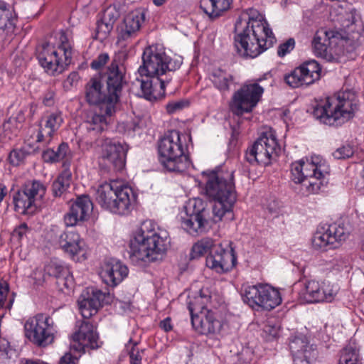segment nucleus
Segmentation results:
<instances>
[{
	"label": "nucleus",
	"instance_id": "obj_26",
	"mask_svg": "<svg viewBox=\"0 0 364 364\" xmlns=\"http://www.w3.org/2000/svg\"><path fill=\"white\" fill-rule=\"evenodd\" d=\"M191 323L197 332L207 336L220 333L223 326V322L216 318L212 311H203L193 316Z\"/></svg>",
	"mask_w": 364,
	"mask_h": 364
},
{
	"label": "nucleus",
	"instance_id": "obj_61",
	"mask_svg": "<svg viewBox=\"0 0 364 364\" xmlns=\"http://www.w3.org/2000/svg\"><path fill=\"white\" fill-rule=\"evenodd\" d=\"M79 80V75L77 73L73 72L71 73L67 79L65 80L64 85L66 87H72L75 85Z\"/></svg>",
	"mask_w": 364,
	"mask_h": 364
},
{
	"label": "nucleus",
	"instance_id": "obj_20",
	"mask_svg": "<svg viewBox=\"0 0 364 364\" xmlns=\"http://www.w3.org/2000/svg\"><path fill=\"white\" fill-rule=\"evenodd\" d=\"M321 68L316 60H310L295 68L286 75L284 80L291 87L314 83L320 77Z\"/></svg>",
	"mask_w": 364,
	"mask_h": 364
},
{
	"label": "nucleus",
	"instance_id": "obj_22",
	"mask_svg": "<svg viewBox=\"0 0 364 364\" xmlns=\"http://www.w3.org/2000/svg\"><path fill=\"white\" fill-rule=\"evenodd\" d=\"M237 257L234 250H225L221 245L214 247L206 257V266L217 273L221 274L231 270L236 264Z\"/></svg>",
	"mask_w": 364,
	"mask_h": 364
},
{
	"label": "nucleus",
	"instance_id": "obj_25",
	"mask_svg": "<svg viewBox=\"0 0 364 364\" xmlns=\"http://www.w3.org/2000/svg\"><path fill=\"white\" fill-rule=\"evenodd\" d=\"M141 77L142 78L137 79V80L140 83L141 92L146 100H156L164 96L165 86L166 83L169 82V78L149 74H144Z\"/></svg>",
	"mask_w": 364,
	"mask_h": 364
},
{
	"label": "nucleus",
	"instance_id": "obj_39",
	"mask_svg": "<svg viewBox=\"0 0 364 364\" xmlns=\"http://www.w3.org/2000/svg\"><path fill=\"white\" fill-rule=\"evenodd\" d=\"M72 179V173L65 168L57 179L53 183L52 191L55 196H60L70 187Z\"/></svg>",
	"mask_w": 364,
	"mask_h": 364
},
{
	"label": "nucleus",
	"instance_id": "obj_16",
	"mask_svg": "<svg viewBox=\"0 0 364 364\" xmlns=\"http://www.w3.org/2000/svg\"><path fill=\"white\" fill-rule=\"evenodd\" d=\"M128 146L109 138L101 139L100 159L109 168L121 171L125 166Z\"/></svg>",
	"mask_w": 364,
	"mask_h": 364
},
{
	"label": "nucleus",
	"instance_id": "obj_59",
	"mask_svg": "<svg viewBox=\"0 0 364 364\" xmlns=\"http://www.w3.org/2000/svg\"><path fill=\"white\" fill-rule=\"evenodd\" d=\"M42 156L46 162H58L55 152L53 149H47L44 151Z\"/></svg>",
	"mask_w": 364,
	"mask_h": 364
},
{
	"label": "nucleus",
	"instance_id": "obj_9",
	"mask_svg": "<svg viewBox=\"0 0 364 364\" xmlns=\"http://www.w3.org/2000/svg\"><path fill=\"white\" fill-rule=\"evenodd\" d=\"M241 295L243 301L255 310L270 311L282 302L279 291L268 284L244 285Z\"/></svg>",
	"mask_w": 364,
	"mask_h": 364
},
{
	"label": "nucleus",
	"instance_id": "obj_7",
	"mask_svg": "<svg viewBox=\"0 0 364 364\" xmlns=\"http://www.w3.org/2000/svg\"><path fill=\"white\" fill-rule=\"evenodd\" d=\"M291 179L296 183H301L306 188V193H318L321 187L327 183V168L323 164L315 161L301 160L291 164Z\"/></svg>",
	"mask_w": 364,
	"mask_h": 364
},
{
	"label": "nucleus",
	"instance_id": "obj_5",
	"mask_svg": "<svg viewBox=\"0 0 364 364\" xmlns=\"http://www.w3.org/2000/svg\"><path fill=\"white\" fill-rule=\"evenodd\" d=\"M186 149V136L178 131H171L158 142L160 162L170 172L184 171L189 166Z\"/></svg>",
	"mask_w": 364,
	"mask_h": 364
},
{
	"label": "nucleus",
	"instance_id": "obj_21",
	"mask_svg": "<svg viewBox=\"0 0 364 364\" xmlns=\"http://www.w3.org/2000/svg\"><path fill=\"white\" fill-rule=\"evenodd\" d=\"M144 21V13L139 9L129 12L118 27L117 44L119 47H127L129 42L136 37L141 23Z\"/></svg>",
	"mask_w": 364,
	"mask_h": 364
},
{
	"label": "nucleus",
	"instance_id": "obj_19",
	"mask_svg": "<svg viewBox=\"0 0 364 364\" xmlns=\"http://www.w3.org/2000/svg\"><path fill=\"white\" fill-rule=\"evenodd\" d=\"M340 38L341 36H335L332 31L318 30L312 41L315 55L329 62L334 60L338 55L335 46Z\"/></svg>",
	"mask_w": 364,
	"mask_h": 364
},
{
	"label": "nucleus",
	"instance_id": "obj_37",
	"mask_svg": "<svg viewBox=\"0 0 364 364\" xmlns=\"http://www.w3.org/2000/svg\"><path fill=\"white\" fill-rule=\"evenodd\" d=\"M210 80L214 86L220 91H228L230 84L232 83V75L221 68L213 70L210 75Z\"/></svg>",
	"mask_w": 364,
	"mask_h": 364
},
{
	"label": "nucleus",
	"instance_id": "obj_2",
	"mask_svg": "<svg viewBox=\"0 0 364 364\" xmlns=\"http://www.w3.org/2000/svg\"><path fill=\"white\" fill-rule=\"evenodd\" d=\"M170 245L168 232L151 220L143 222L129 245V259L134 264L162 259Z\"/></svg>",
	"mask_w": 364,
	"mask_h": 364
},
{
	"label": "nucleus",
	"instance_id": "obj_50",
	"mask_svg": "<svg viewBox=\"0 0 364 364\" xmlns=\"http://www.w3.org/2000/svg\"><path fill=\"white\" fill-rule=\"evenodd\" d=\"M57 161H60L65 159L66 161H69L72 157L71 151L68 145L66 143H61L56 151H55Z\"/></svg>",
	"mask_w": 364,
	"mask_h": 364
},
{
	"label": "nucleus",
	"instance_id": "obj_12",
	"mask_svg": "<svg viewBox=\"0 0 364 364\" xmlns=\"http://www.w3.org/2000/svg\"><path fill=\"white\" fill-rule=\"evenodd\" d=\"M280 147L276 137L272 133L263 134L247 151L245 159L251 164L267 166L272 158L278 155Z\"/></svg>",
	"mask_w": 364,
	"mask_h": 364
},
{
	"label": "nucleus",
	"instance_id": "obj_31",
	"mask_svg": "<svg viewBox=\"0 0 364 364\" xmlns=\"http://www.w3.org/2000/svg\"><path fill=\"white\" fill-rule=\"evenodd\" d=\"M121 184L117 181H112L110 183H104L97 187L95 193V200L103 209H114L113 198Z\"/></svg>",
	"mask_w": 364,
	"mask_h": 364
},
{
	"label": "nucleus",
	"instance_id": "obj_14",
	"mask_svg": "<svg viewBox=\"0 0 364 364\" xmlns=\"http://www.w3.org/2000/svg\"><path fill=\"white\" fill-rule=\"evenodd\" d=\"M264 92L257 82L244 85L232 96L230 109L237 115L250 112L257 105Z\"/></svg>",
	"mask_w": 364,
	"mask_h": 364
},
{
	"label": "nucleus",
	"instance_id": "obj_55",
	"mask_svg": "<svg viewBox=\"0 0 364 364\" xmlns=\"http://www.w3.org/2000/svg\"><path fill=\"white\" fill-rule=\"evenodd\" d=\"M119 17V13L114 7L109 6L105 11L102 19L113 25Z\"/></svg>",
	"mask_w": 364,
	"mask_h": 364
},
{
	"label": "nucleus",
	"instance_id": "obj_45",
	"mask_svg": "<svg viewBox=\"0 0 364 364\" xmlns=\"http://www.w3.org/2000/svg\"><path fill=\"white\" fill-rule=\"evenodd\" d=\"M138 343L129 339V342L126 344V349L128 352L130 358V364H141L144 354V350L139 349Z\"/></svg>",
	"mask_w": 364,
	"mask_h": 364
},
{
	"label": "nucleus",
	"instance_id": "obj_42",
	"mask_svg": "<svg viewBox=\"0 0 364 364\" xmlns=\"http://www.w3.org/2000/svg\"><path fill=\"white\" fill-rule=\"evenodd\" d=\"M214 242L211 238L206 237L200 240L191 249V258L196 259L200 257L214 249Z\"/></svg>",
	"mask_w": 364,
	"mask_h": 364
},
{
	"label": "nucleus",
	"instance_id": "obj_15",
	"mask_svg": "<svg viewBox=\"0 0 364 364\" xmlns=\"http://www.w3.org/2000/svg\"><path fill=\"white\" fill-rule=\"evenodd\" d=\"M76 327L77 329L71 337L70 350L84 353L101 346L102 342L99 339L98 333L90 322L78 321Z\"/></svg>",
	"mask_w": 364,
	"mask_h": 364
},
{
	"label": "nucleus",
	"instance_id": "obj_53",
	"mask_svg": "<svg viewBox=\"0 0 364 364\" xmlns=\"http://www.w3.org/2000/svg\"><path fill=\"white\" fill-rule=\"evenodd\" d=\"M295 46V41L294 38H289L284 43L280 44L277 49V54L279 57H284L289 53Z\"/></svg>",
	"mask_w": 364,
	"mask_h": 364
},
{
	"label": "nucleus",
	"instance_id": "obj_1",
	"mask_svg": "<svg viewBox=\"0 0 364 364\" xmlns=\"http://www.w3.org/2000/svg\"><path fill=\"white\" fill-rule=\"evenodd\" d=\"M235 47L245 57L255 58L275 42L268 23L255 9L241 13L235 25Z\"/></svg>",
	"mask_w": 364,
	"mask_h": 364
},
{
	"label": "nucleus",
	"instance_id": "obj_38",
	"mask_svg": "<svg viewBox=\"0 0 364 364\" xmlns=\"http://www.w3.org/2000/svg\"><path fill=\"white\" fill-rule=\"evenodd\" d=\"M188 299V309L190 311L191 318L193 316H196L199 312L209 311L207 309V304L210 302V296L204 295L200 292L199 295L193 297L189 296Z\"/></svg>",
	"mask_w": 364,
	"mask_h": 364
},
{
	"label": "nucleus",
	"instance_id": "obj_36",
	"mask_svg": "<svg viewBox=\"0 0 364 364\" xmlns=\"http://www.w3.org/2000/svg\"><path fill=\"white\" fill-rule=\"evenodd\" d=\"M100 111V113H94L88 116L85 122L88 131L100 133L107 129L110 120L109 117L112 115H107L104 112Z\"/></svg>",
	"mask_w": 364,
	"mask_h": 364
},
{
	"label": "nucleus",
	"instance_id": "obj_54",
	"mask_svg": "<svg viewBox=\"0 0 364 364\" xmlns=\"http://www.w3.org/2000/svg\"><path fill=\"white\" fill-rule=\"evenodd\" d=\"M121 50L116 53L111 64H115L118 66H124V63L127 60L129 55V50L127 47H120Z\"/></svg>",
	"mask_w": 364,
	"mask_h": 364
},
{
	"label": "nucleus",
	"instance_id": "obj_58",
	"mask_svg": "<svg viewBox=\"0 0 364 364\" xmlns=\"http://www.w3.org/2000/svg\"><path fill=\"white\" fill-rule=\"evenodd\" d=\"M264 331L272 338H276L279 331V326L268 321L264 327Z\"/></svg>",
	"mask_w": 364,
	"mask_h": 364
},
{
	"label": "nucleus",
	"instance_id": "obj_13",
	"mask_svg": "<svg viewBox=\"0 0 364 364\" xmlns=\"http://www.w3.org/2000/svg\"><path fill=\"white\" fill-rule=\"evenodd\" d=\"M348 231L341 225L333 224L321 227L311 238V246L314 250L321 252L336 249L348 238Z\"/></svg>",
	"mask_w": 364,
	"mask_h": 364
},
{
	"label": "nucleus",
	"instance_id": "obj_8",
	"mask_svg": "<svg viewBox=\"0 0 364 364\" xmlns=\"http://www.w3.org/2000/svg\"><path fill=\"white\" fill-rule=\"evenodd\" d=\"M180 65V63L172 62L161 46L152 45L144 49L138 73L140 76L149 74L163 77H166L167 72L176 70Z\"/></svg>",
	"mask_w": 364,
	"mask_h": 364
},
{
	"label": "nucleus",
	"instance_id": "obj_3",
	"mask_svg": "<svg viewBox=\"0 0 364 364\" xmlns=\"http://www.w3.org/2000/svg\"><path fill=\"white\" fill-rule=\"evenodd\" d=\"M208 178L205 183V194L215 201L213 207L214 221L222 220L226 213L232 210L237 200V194L232 171L220 169L204 171Z\"/></svg>",
	"mask_w": 364,
	"mask_h": 364
},
{
	"label": "nucleus",
	"instance_id": "obj_49",
	"mask_svg": "<svg viewBox=\"0 0 364 364\" xmlns=\"http://www.w3.org/2000/svg\"><path fill=\"white\" fill-rule=\"evenodd\" d=\"M68 269L61 264L56 262H51L46 267L45 271L50 276L55 277L56 279L65 273V271Z\"/></svg>",
	"mask_w": 364,
	"mask_h": 364
},
{
	"label": "nucleus",
	"instance_id": "obj_17",
	"mask_svg": "<svg viewBox=\"0 0 364 364\" xmlns=\"http://www.w3.org/2000/svg\"><path fill=\"white\" fill-rule=\"evenodd\" d=\"M111 94L107 89L103 90L101 80L98 77H92L85 85V98L90 105H98L100 110L107 115H113L116 112L117 103L109 104Z\"/></svg>",
	"mask_w": 364,
	"mask_h": 364
},
{
	"label": "nucleus",
	"instance_id": "obj_23",
	"mask_svg": "<svg viewBox=\"0 0 364 364\" xmlns=\"http://www.w3.org/2000/svg\"><path fill=\"white\" fill-rule=\"evenodd\" d=\"M107 90L111 94L109 104L117 102L118 104L124 85L126 84L125 68L124 66H118L110 64L105 73Z\"/></svg>",
	"mask_w": 364,
	"mask_h": 364
},
{
	"label": "nucleus",
	"instance_id": "obj_62",
	"mask_svg": "<svg viewBox=\"0 0 364 364\" xmlns=\"http://www.w3.org/2000/svg\"><path fill=\"white\" fill-rule=\"evenodd\" d=\"M160 327L163 328L165 331H169L172 328V326L171 324V319L169 318H166L164 320L160 322Z\"/></svg>",
	"mask_w": 364,
	"mask_h": 364
},
{
	"label": "nucleus",
	"instance_id": "obj_41",
	"mask_svg": "<svg viewBox=\"0 0 364 364\" xmlns=\"http://www.w3.org/2000/svg\"><path fill=\"white\" fill-rule=\"evenodd\" d=\"M22 188L34 202L41 200L46 193V186L38 181H28Z\"/></svg>",
	"mask_w": 364,
	"mask_h": 364
},
{
	"label": "nucleus",
	"instance_id": "obj_51",
	"mask_svg": "<svg viewBox=\"0 0 364 364\" xmlns=\"http://www.w3.org/2000/svg\"><path fill=\"white\" fill-rule=\"evenodd\" d=\"M353 154V149L350 145H345L338 148L333 154L335 159H345Z\"/></svg>",
	"mask_w": 364,
	"mask_h": 364
},
{
	"label": "nucleus",
	"instance_id": "obj_35",
	"mask_svg": "<svg viewBox=\"0 0 364 364\" xmlns=\"http://www.w3.org/2000/svg\"><path fill=\"white\" fill-rule=\"evenodd\" d=\"M13 202L14 203L15 210L19 214H31L36 209L35 202L23 188L14 193Z\"/></svg>",
	"mask_w": 364,
	"mask_h": 364
},
{
	"label": "nucleus",
	"instance_id": "obj_4",
	"mask_svg": "<svg viewBox=\"0 0 364 364\" xmlns=\"http://www.w3.org/2000/svg\"><path fill=\"white\" fill-rule=\"evenodd\" d=\"M358 108L355 94L345 90L327 97L323 104L315 107L313 114L323 124L338 126L352 119Z\"/></svg>",
	"mask_w": 364,
	"mask_h": 364
},
{
	"label": "nucleus",
	"instance_id": "obj_44",
	"mask_svg": "<svg viewBox=\"0 0 364 364\" xmlns=\"http://www.w3.org/2000/svg\"><path fill=\"white\" fill-rule=\"evenodd\" d=\"M359 362V353L358 350L351 346H346L342 350L339 364H358Z\"/></svg>",
	"mask_w": 364,
	"mask_h": 364
},
{
	"label": "nucleus",
	"instance_id": "obj_33",
	"mask_svg": "<svg viewBox=\"0 0 364 364\" xmlns=\"http://www.w3.org/2000/svg\"><path fill=\"white\" fill-rule=\"evenodd\" d=\"M233 0H200V7L210 18L219 17L230 9Z\"/></svg>",
	"mask_w": 364,
	"mask_h": 364
},
{
	"label": "nucleus",
	"instance_id": "obj_63",
	"mask_svg": "<svg viewBox=\"0 0 364 364\" xmlns=\"http://www.w3.org/2000/svg\"><path fill=\"white\" fill-rule=\"evenodd\" d=\"M135 128H136V125H134L133 127L131 124H129L128 123L127 124H125L124 122H122V123H119L118 124V129L120 132L122 131H124V132H127V131H129V130H132V131H134L135 130Z\"/></svg>",
	"mask_w": 364,
	"mask_h": 364
},
{
	"label": "nucleus",
	"instance_id": "obj_10",
	"mask_svg": "<svg viewBox=\"0 0 364 364\" xmlns=\"http://www.w3.org/2000/svg\"><path fill=\"white\" fill-rule=\"evenodd\" d=\"M25 336L34 345L45 348L52 344L57 332L53 319L39 314L24 324Z\"/></svg>",
	"mask_w": 364,
	"mask_h": 364
},
{
	"label": "nucleus",
	"instance_id": "obj_6",
	"mask_svg": "<svg viewBox=\"0 0 364 364\" xmlns=\"http://www.w3.org/2000/svg\"><path fill=\"white\" fill-rule=\"evenodd\" d=\"M59 35L60 45L57 48L49 43H45L38 48L39 63L53 75L63 73L72 60L69 32L61 31Z\"/></svg>",
	"mask_w": 364,
	"mask_h": 364
},
{
	"label": "nucleus",
	"instance_id": "obj_32",
	"mask_svg": "<svg viewBox=\"0 0 364 364\" xmlns=\"http://www.w3.org/2000/svg\"><path fill=\"white\" fill-rule=\"evenodd\" d=\"M59 244L65 252L69 253L73 257L82 253L85 255V242L81 240L79 234L75 231H65L59 237Z\"/></svg>",
	"mask_w": 364,
	"mask_h": 364
},
{
	"label": "nucleus",
	"instance_id": "obj_34",
	"mask_svg": "<svg viewBox=\"0 0 364 364\" xmlns=\"http://www.w3.org/2000/svg\"><path fill=\"white\" fill-rule=\"evenodd\" d=\"M16 16L12 8L0 0V36L12 33L15 28Z\"/></svg>",
	"mask_w": 364,
	"mask_h": 364
},
{
	"label": "nucleus",
	"instance_id": "obj_24",
	"mask_svg": "<svg viewBox=\"0 0 364 364\" xmlns=\"http://www.w3.org/2000/svg\"><path fill=\"white\" fill-rule=\"evenodd\" d=\"M93 209L92 203L87 195L77 197L70 210L64 216L66 226H74L88 218Z\"/></svg>",
	"mask_w": 364,
	"mask_h": 364
},
{
	"label": "nucleus",
	"instance_id": "obj_52",
	"mask_svg": "<svg viewBox=\"0 0 364 364\" xmlns=\"http://www.w3.org/2000/svg\"><path fill=\"white\" fill-rule=\"evenodd\" d=\"M26 152L22 149H14L10 152L9 160L11 164L18 166L25 159Z\"/></svg>",
	"mask_w": 364,
	"mask_h": 364
},
{
	"label": "nucleus",
	"instance_id": "obj_47",
	"mask_svg": "<svg viewBox=\"0 0 364 364\" xmlns=\"http://www.w3.org/2000/svg\"><path fill=\"white\" fill-rule=\"evenodd\" d=\"M113 28V25L110 23L106 22L103 19H101L97 22V38L103 40L107 37Z\"/></svg>",
	"mask_w": 364,
	"mask_h": 364
},
{
	"label": "nucleus",
	"instance_id": "obj_56",
	"mask_svg": "<svg viewBox=\"0 0 364 364\" xmlns=\"http://www.w3.org/2000/svg\"><path fill=\"white\" fill-rule=\"evenodd\" d=\"M188 105V103L187 102L183 100H179L168 103L166 106V108L168 114H173L178 111L181 110L183 108Z\"/></svg>",
	"mask_w": 364,
	"mask_h": 364
},
{
	"label": "nucleus",
	"instance_id": "obj_57",
	"mask_svg": "<svg viewBox=\"0 0 364 364\" xmlns=\"http://www.w3.org/2000/svg\"><path fill=\"white\" fill-rule=\"evenodd\" d=\"M109 57L107 53H101L97 58L91 63V68L95 70L102 68L109 60Z\"/></svg>",
	"mask_w": 364,
	"mask_h": 364
},
{
	"label": "nucleus",
	"instance_id": "obj_27",
	"mask_svg": "<svg viewBox=\"0 0 364 364\" xmlns=\"http://www.w3.org/2000/svg\"><path fill=\"white\" fill-rule=\"evenodd\" d=\"M136 198V194L129 186L121 184L113 198L114 209L107 208V210L118 215H127L133 209Z\"/></svg>",
	"mask_w": 364,
	"mask_h": 364
},
{
	"label": "nucleus",
	"instance_id": "obj_48",
	"mask_svg": "<svg viewBox=\"0 0 364 364\" xmlns=\"http://www.w3.org/2000/svg\"><path fill=\"white\" fill-rule=\"evenodd\" d=\"M56 284L61 291L64 289H71L73 287V278L69 270L65 271V273L56 279Z\"/></svg>",
	"mask_w": 364,
	"mask_h": 364
},
{
	"label": "nucleus",
	"instance_id": "obj_60",
	"mask_svg": "<svg viewBox=\"0 0 364 364\" xmlns=\"http://www.w3.org/2000/svg\"><path fill=\"white\" fill-rule=\"evenodd\" d=\"M28 230V228L27 225L26 223H23L14 230V236H16L18 237V240H21L23 238V236L26 235Z\"/></svg>",
	"mask_w": 364,
	"mask_h": 364
},
{
	"label": "nucleus",
	"instance_id": "obj_43",
	"mask_svg": "<svg viewBox=\"0 0 364 364\" xmlns=\"http://www.w3.org/2000/svg\"><path fill=\"white\" fill-rule=\"evenodd\" d=\"M63 122V117L60 113H52L50 114L46 122V129H48L46 135L49 138V140L52 138L53 134L59 129Z\"/></svg>",
	"mask_w": 364,
	"mask_h": 364
},
{
	"label": "nucleus",
	"instance_id": "obj_46",
	"mask_svg": "<svg viewBox=\"0 0 364 364\" xmlns=\"http://www.w3.org/2000/svg\"><path fill=\"white\" fill-rule=\"evenodd\" d=\"M9 285L5 281L0 282V308L10 309L13 305L14 298L9 297Z\"/></svg>",
	"mask_w": 364,
	"mask_h": 364
},
{
	"label": "nucleus",
	"instance_id": "obj_28",
	"mask_svg": "<svg viewBox=\"0 0 364 364\" xmlns=\"http://www.w3.org/2000/svg\"><path fill=\"white\" fill-rule=\"evenodd\" d=\"M290 348L294 364H310L317 355L313 346H309L306 338L302 336L294 338L290 343Z\"/></svg>",
	"mask_w": 364,
	"mask_h": 364
},
{
	"label": "nucleus",
	"instance_id": "obj_40",
	"mask_svg": "<svg viewBox=\"0 0 364 364\" xmlns=\"http://www.w3.org/2000/svg\"><path fill=\"white\" fill-rule=\"evenodd\" d=\"M230 353L231 361L235 364H247L252 360L253 356L252 350L242 344L237 347V350H231Z\"/></svg>",
	"mask_w": 364,
	"mask_h": 364
},
{
	"label": "nucleus",
	"instance_id": "obj_30",
	"mask_svg": "<svg viewBox=\"0 0 364 364\" xmlns=\"http://www.w3.org/2000/svg\"><path fill=\"white\" fill-rule=\"evenodd\" d=\"M105 299V293L100 289H93L87 298L80 296L77 302L82 316L84 318H89L95 315L102 306Z\"/></svg>",
	"mask_w": 364,
	"mask_h": 364
},
{
	"label": "nucleus",
	"instance_id": "obj_11",
	"mask_svg": "<svg viewBox=\"0 0 364 364\" xmlns=\"http://www.w3.org/2000/svg\"><path fill=\"white\" fill-rule=\"evenodd\" d=\"M185 208L186 215L181 216L182 228L193 236L205 232L210 215L206 203L200 198H193L188 201Z\"/></svg>",
	"mask_w": 364,
	"mask_h": 364
},
{
	"label": "nucleus",
	"instance_id": "obj_64",
	"mask_svg": "<svg viewBox=\"0 0 364 364\" xmlns=\"http://www.w3.org/2000/svg\"><path fill=\"white\" fill-rule=\"evenodd\" d=\"M43 104L46 106H51L53 104V95L51 93L46 95L43 99Z\"/></svg>",
	"mask_w": 364,
	"mask_h": 364
},
{
	"label": "nucleus",
	"instance_id": "obj_29",
	"mask_svg": "<svg viewBox=\"0 0 364 364\" xmlns=\"http://www.w3.org/2000/svg\"><path fill=\"white\" fill-rule=\"evenodd\" d=\"M127 274V267L119 261L114 259L105 262L100 273L103 282L112 287H115L119 284Z\"/></svg>",
	"mask_w": 364,
	"mask_h": 364
},
{
	"label": "nucleus",
	"instance_id": "obj_18",
	"mask_svg": "<svg viewBox=\"0 0 364 364\" xmlns=\"http://www.w3.org/2000/svg\"><path fill=\"white\" fill-rule=\"evenodd\" d=\"M337 292L336 285L311 280L305 283L304 289L299 295L300 299L306 303L331 302Z\"/></svg>",
	"mask_w": 364,
	"mask_h": 364
}]
</instances>
